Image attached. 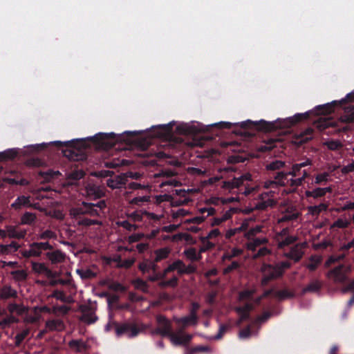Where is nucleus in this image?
Listing matches in <instances>:
<instances>
[{"mask_svg":"<svg viewBox=\"0 0 354 354\" xmlns=\"http://www.w3.org/2000/svg\"><path fill=\"white\" fill-rule=\"evenodd\" d=\"M307 113H297L294 115L292 117L287 118L282 121L278 120L277 121V123H281L280 127H289L298 122L301 121L303 118H306Z\"/></svg>","mask_w":354,"mask_h":354,"instance_id":"ddd939ff","label":"nucleus"},{"mask_svg":"<svg viewBox=\"0 0 354 354\" xmlns=\"http://www.w3.org/2000/svg\"><path fill=\"white\" fill-rule=\"evenodd\" d=\"M140 271L144 273L155 272L157 269V265L151 261L145 260L139 264Z\"/></svg>","mask_w":354,"mask_h":354,"instance_id":"aec40b11","label":"nucleus"},{"mask_svg":"<svg viewBox=\"0 0 354 354\" xmlns=\"http://www.w3.org/2000/svg\"><path fill=\"white\" fill-rule=\"evenodd\" d=\"M169 252V250L167 248H161L156 251L155 261H159L163 259H165Z\"/></svg>","mask_w":354,"mask_h":354,"instance_id":"5fc2aeb1","label":"nucleus"},{"mask_svg":"<svg viewBox=\"0 0 354 354\" xmlns=\"http://www.w3.org/2000/svg\"><path fill=\"white\" fill-rule=\"evenodd\" d=\"M154 236H155L154 232H153L149 234H145L143 233H137V234H134L129 236L128 237L127 240L129 243H133L139 241L140 240H141L143 238H147L148 239H150L152 237H153Z\"/></svg>","mask_w":354,"mask_h":354,"instance_id":"bb28decb","label":"nucleus"},{"mask_svg":"<svg viewBox=\"0 0 354 354\" xmlns=\"http://www.w3.org/2000/svg\"><path fill=\"white\" fill-rule=\"evenodd\" d=\"M176 322L179 324H182L183 326H195L198 323V317L196 315H194V313H189L188 316L176 319Z\"/></svg>","mask_w":354,"mask_h":354,"instance_id":"f3484780","label":"nucleus"},{"mask_svg":"<svg viewBox=\"0 0 354 354\" xmlns=\"http://www.w3.org/2000/svg\"><path fill=\"white\" fill-rule=\"evenodd\" d=\"M289 176H290L289 173H278L275 177L277 184L282 186H288Z\"/></svg>","mask_w":354,"mask_h":354,"instance_id":"473e14b6","label":"nucleus"},{"mask_svg":"<svg viewBox=\"0 0 354 354\" xmlns=\"http://www.w3.org/2000/svg\"><path fill=\"white\" fill-rule=\"evenodd\" d=\"M274 239L279 248L288 245L297 240L296 236L289 235L288 228H283L280 232L277 233Z\"/></svg>","mask_w":354,"mask_h":354,"instance_id":"423d86ee","label":"nucleus"},{"mask_svg":"<svg viewBox=\"0 0 354 354\" xmlns=\"http://www.w3.org/2000/svg\"><path fill=\"white\" fill-rule=\"evenodd\" d=\"M349 272L350 266L340 265L330 270L326 277L335 283H342L347 279Z\"/></svg>","mask_w":354,"mask_h":354,"instance_id":"7ed1b4c3","label":"nucleus"},{"mask_svg":"<svg viewBox=\"0 0 354 354\" xmlns=\"http://www.w3.org/2000/svg\"><path fill=\"white\" fill-rule=\"evenodd\" d=\"M19 248V245L15 243L12 242L8 245H0V252L2 254H9L12 252H16Z\"/></svg>","mask_w":354,"mask_h":354,"instance_id":"393cba45","label":"nucleus"},{"mask_svg":"<svg viewBox=\"0 0 354 354\" xmlns=\"http://www.w3.org/2000/svg\"><path fill=\"white\" fill-rule=\"evenodd\" d=\"M268 241V240L266 237L257 238L248 242L246 244V248L249 250L254 251L258 247L267 243Z\"/></svg>","mask_w":354,"mask_h":354,"instance_id":"4be33fe9","label":"nucleus"},{"mask_svg":"<svg viewBox=\"0 0 354 354\" xmlns=\"http://www.w3.org/2000/svg\"><path fill=\"white\" fill-rule=\"evenodd\" d=\"M83 311V315L81 317V320L86 324H92L95 322L97 320V317L91 313V315H88L86 313V310L84 308L82 309Z\"/></svg>","mask_w":354,"mask_h":354,"instance_id":"864d4df0","label":"nucleus"},{"mask_svg":"<svg viewBox=\"0 0 354 354\" xmlns=\"http://www.w3.org/2000/svg\"><path fill=\"white\" fill-rule=\"evenodd\" d=\"M86 190L87 195L95 198H100L104 194L103 189L94 184L88 185Z\"/></svg>","mask_w":354,"mask_h":354,"instance_id":"6ab92c4d","label":"nucleus"},{"mask_svg":"<svg viewBox=\"0 0 354 354\" xmlns=\"http://www.w3.org/2000/svg\"><path fill=\"white\" fill-rule=\"evenodd\" d=\"M261 272L263 274L261 279L262 285H266L267 283L274 278H277L282 274V270L278 266H270L263 264L261 268Z\"/></svg>","mask_w":354,"mask_h":354,"instance_id":"20e7f679","label":"nucleus"},{"mask_svg":"<svg viewBox=\"0 0 354 354\" xmlns=\"http://www.w3.org/2000/svg\"><path fill=\"white\" fill-rule=\"evenodd\" d=\"M17 151L15 149H10L3 152H0V161L12 159L17 156Z\"/></svg>","mask_w":354,"mask_h":354,"instance_id":"2f4dec72","label":"nucleus"},{"mask_svg":"<svg viewBox=\"0 0 354 354\" xmlns=\"http://www.w3.org/2000/svg\"><path fill=\"white\" fill-rule=\"evenodd\" d=\"M46 327L51 330H62L64 327L63 322L61 320H50L46 322Z\"/></svg>","mask_w":354,"mask_h":354,"instance_id":"c9c22d12","label":"nucleus"},{"mask_svg":"<svg viewBox=\"0 0 354 354\" xmlns=\"http://www.w3.org/2000/svg\"><path fill=\"white\" fill-rule=\"evenodd\" d=\"M322 262V257L319 255L312 256L309 259L307 268L310 271H314Z\"/></svg>","mask_w":354,"mask_h":354,"instance_id":"c756f323","label":"nucleus"},{"mask_svg":"<svg viewBox=\"0 0 354 354\" xmlns=\"http://www.w3.org/2000/svg\"><path fill=\"white\" fill-rule=\"evenodd\" d=\"M209 240H210V239L207 238V236L201 238V242H202L203 245L200 249L201 252H205V251L214 247L215 243L210 241Z\"/></svg>","mask_w":354,"mask_h":354,"instance_id":"a19ab883","label":"nucleus"},{"mask_svg":"<svg viewBox=\"0 0 354 354\" xmlns=\"http://www.w3.org/2000/svg\"><path fill=\"white\" fill-rule=\"evenodd\" d=\"M158 327L151 331V335H160L161 336H168L171 332V327L169 321L162 315H158L156 317Z\"/></svg>","mask_w":354,"mask_h":354,"instance_id":"39448f33","label":"nucleus"},{"mask_svg":"<svg viewBox=\"0 0 354 354\" xmlns=\"http://www.w3.org/2000/svg\"><path fill=\"white\" fill-rule=\"evenodd\" d=\"M271 251L266 247L260 248L258 252L254 254L253 259H257L261 257H265L270 254Z\"/></svg>","mask_w":354,"mask_h":354,"instance_id":"0e129e2a","label":"nucleus"},{"mask_svg":"<svg viewBox=\"0 0 354 354\" xmlns=\"http://www.w3.org/2000/svg\"><path fill=\"white\" fill-rule=\"evenodd\" d=\"M284 162L281 160H274L266 166V168L269 170H275L280 169L283 167Z\"/></svg>","mask_w":354,"mask_h":354,"instance_id":"e2e57ef3","label":"nucleus"},{"mask_svg":"<svg viewBox=\"0 0 354 354\" xmlns=\"http://www.w3.org/2000/svg\"><path fill=\"white\" fill-rule=\"evenodd\" d=\"M8 309L10 313H16L18 315H21L26 311V308L22 305L16 304H10L8 306Z\"/></svg>","mask_w":354,"mask_h":354,"instance_id":"58836bf2","label":"nucleus"},{"mask_svg":"<svg viewBox=\"0 0 354 354\" xmlns=\"http://www.w3.org/2000/svg\"><path fill=\"white\" fill-rule=\"evenodd\" d=\"M299 212L292 207H288L284 212H282L280 217L278 218L279 223L289 222L297 220L299 217Z\"/></svg>","mask_w":354,"mask_h":354,"instance_id":"9d476101","label":"nucleus"},{"mask_svg":"<svg viewBox=\"0 0 354 354\" xmlns=\"http://www.w3.org/2000/svg\"><path fill=\"white\" fill-rule=\"evenodd\" d=\"M32 270L38 274H42L48 278H53L55 277V274L44 263L32 262Z\"/></svg>","mask_w":354,"mask_h":354,"instance_id":"9b49d317","label":"nucleus"},{"mask_svg":"<svg viewBox=\"0 0 354 354\" xmlns=\"http://www.w3.org/2000/svg\"><path fill=\"white\" fill-rule=\"evenodd\" d=\"M184 254L186 257L191 261H196L201 259L200 253H198L196 250L192 248L185 250Z\"/></svg>","mask_w":354,"mask_h":354,"instance_id":"f704fd0d","label":"nucleus"},{"mask_svg":"<svg viewBox=\"0 0 354 354\" xmlns=\"http://www.w3.org/2000/svg\"><path fill=\"white\" fill-rule=\"evenodd\" d=\"M256 292V289L255 288H252V289H250V290H245L243 292H241L240 294H239V299L241 300H243L246 298H248L250 297L251 295H252L254 293H255Z\"/></svg>","mask_w":354,"mask_h":354,"instance_id":"69168bd1","label":"nucleus"},{"mask_svg":"<svg viewBox=\"0 0 354 354\" xmlns=\"http://www.w3.org/2000/svg\"><path fill=\"white\" fill-rule=\"evenodd\" d=\"M37 216L35 214L31 212H26L21 216V223L24 225H31L36 221Z\"/></svg>","mask_w":354,"mask_h":354,"instance_id":"7c9ffc66","label":"nucleus"},{"mask_svg":"<svg viewBox=\"0 0 354 354\" xmlns=\"http://www.w3.org/2000/svg\"><path fill=\"white\" fill-rule=\"evenodd\" d=\"M263 227L261 225H257L254 227L250 228L248 231H247L244 236L248 239H251L257 234L261 233L262 232Z\"/></svg>","mask_w":354,"mask_h":354,"instance_id":"ea45409f","label":"nucleus"},{"mask_svg":"<svg viewBox=\"0 0 354 354\" xmlns=\"http://www.w3.org/2000/svg\"><path fill=\"white\" fill-rule=\"evenodd\" d=\"M307 243L306 242L297 244L294 247H292L290 251L286 254V255L294 259L295 261H299L304 254V249L306 247Z\"/></svg>","mask_w":354,"mask_h":354,"instance_id":"f8f14e48","label":"nucleus"},{"mask_svg":"<svg viewBox=\"0 0 354 354\" xmlns=\"http://www.w3.org/2000/svg\"><path fill=\"white\" fill-rule=\"evenodd\" d=\"M145 329V326L142 324L138 326L135 324L126 323L120 326H117L115 328V333L118 337L122 335H125L129 338H132L137 336Z\"/></svg>","mask_w":354,"mask_h":354,"instance_id":"f03ea898","label":"nucleus"},{"mask_svg":"<svg viewBox=\"0 0 354 354\" xmlns=\"http://www.w3.org/2000/svg\"><path fill=\"white\" fill-rule=\"evenodd\" d=\"M301 185V178L291 177L289 178L288 186L296 188Z\"/></svg>","mask_w":354,"mask_h":354,"instance_id":"338daca9","label":"nucleus"},{"mask_svg":"<svg viewBox=\"0 0 354 354\" xmlns=\"http://www.w3.org/2000/svg\"><path fill=\"white\" fill-rule=\"evenodd\" d=\"M340 121L342 122H354V113H351L348 115H344L340 117Z\"/></svg>","mask_w":354,"mask_h":354,"instance_id":"774afa93","label":"nucleus"},{"mask_svg":"<svg viewBox=\"0 0 354 354\" xmlns=\"http://www.w3.org/2000/svg\"><path fill=\"white\" fill-rule=\"evenodd\" d=\"M32 205L30 203V197L26 196H20L17 198L14 203H12L11 207L15 209H19L22 207H32ZM35 208H37L36 205H34Z\"/></svg>","mask_w":354,"mask_h":354,"instance_id":"4468645a","label":"nucleus"},{"mask_svg":"<svg viewBox=\"0 0 354 354\" xmlns=\"http://www.w3.org/2000/svg\"><path fill=\"white\" fill-rule=\"evenodd\" d=\"M124 177L122 176H117L113 178L106 180V185L112 189L120 188L124 184Z\"/></svg>","mask_w":354,"mask_h":354,"instance_id":"5701e85b","label":"nucleus"},{"mask_svg":"<svg viewBox=\"0 0 354 354\" xmlns=\"http://www.w3.org/2000/svg\"><path fill=\"white\" fill-rule=\"evenodd\" d=\"M5 231L7 233V236L15 239H23L26 234V230H18L15 226L7 225Z\"/></svg>","mask_w":354,"mask_h":354,"instance_id":"dca6fc26","label":"nucleus"},{"mask_svg":"<svg viewBox=\"0 0 354 354\" xmlns=\"http://www.w3.org/2000/svg\"><path fill=\"white\" fill-rule=\"evenodd\" d=\"M330 180V174L323 172L315 176L314 183L316 185L326 183Z\"/></svg>","mask_w":354,"mask_h":354,"instance_id":"4c0bfd02","label":"nucleus"},{"mask_svg":"<svg viewBox=\"0 0 354 354\" xmlns=\"http://www.w3.org/2000/svg\"><path fill=\"white\" fill-rule=\"evenodd\" d=\"M105 207L106 203L104 201H100L97 203L83 202L81 206L72 208L70 214L74 218H78L84 214L101 217L103 215V209Z\"/></svg>","mask_w":354,"mask_h":354,"instance_id":"f257e3e1","label":"nucleus"},{"mask_svg":"<svg viewBox=\"0 0 354 354\" xmlns=\"http://www.w3.org/2000/svg\"><path fill=\"white\" fill-rule=\"evenodd\" d=\"M11 274L14 279L19 281H24L27 277V273L24 270L12 271Z\"/></svg>","mask_w":354,"mask_h":354,"instance_id":"09e8293b","label":"nucleus"},{"mask_svg":"<svg viewBox=\"0 0 354 354\" xmlns=\"http://www.w3.org/2000/svg\"><path fill=\"white\" fill-rule=\"evenodd\" d=\"M168 337L174 346L185 345L192 339V335L183 333L181 330L176 333L171 332Z\"/></svg>","mask_w":354,"mask_h":354,"instance_id":"0eeeda50","label":"nucleus"},{"mask_svg":"<svg viewBox=\"0 0 354 354\" xmlns=\"http://www.w3.org/2000/svg\"><path fill=\"white\" fill-rule=\"evenodd\" d=\"M18 321L19 319L15 317L13 315L8 316L3 320L0 321V327L2 328H5L9 326L11 324L17 322Z\"/></svg>","mask_w":354,"mask_h":354,"instance_id":"de8ad7c7","label":"nucleus"},{"mask_svg":"<svg viewBox=\"0 0 354 354\" xmlns=\"http://www.w3.org/2000/svg\"><path fill=\"white\" fill-rule=\"evenodd\" d=\"M114 136H115L114 133H97L96 135H95L94 136L88 137L87 139L93 141L95 143H96L100 147H106L112 145L111 142L109 140L111 138H113Z\"/></svg>","mask_w":354,"mask_h":354,"instance_id":"6e6552de","label":"nucleus"},{"mask_svg":"<svg viewBox=\"0 0 354 354\" xmlns=\"http://www.w3.org/2000/svg\"><path fill=\"white\" fill-rule=\"evenodd\" d=\"M306 195L308 197H312L313 198H317L324 196V190L321 187L315 188L311 191L306 192Z\"/></svg>","mask_w":354,"mask_h":354,"instance_id":"37998d69","label":"nucleus"},{"mask_svg":"<svg viewBox=\"0 0 354 354\" xmlns=\"http://www.w3.org/2000/svg\"><path fill=\"white\" fill-rule=\"evenodd\" d=\"M185 265L184 264V263L180 260H178L174 261L172 264H171L168 268H167L165 270V274H167L168 272L172 270H177L178 273L183 274L185 272Z\"/></svg>","mask_w":354,"mask_h":354,"instance_id":"b1692460","label":"nucleus"},{"mask_svg":"<svg viewBox=\"0 0 354 354\" xmlns=\"http://www.w3.org/2000/svg\"><path fill=\"white\" fill-rule=\"evenodd\" d=\"M243 253V250L241 248H232L230 252H226L223 256V259H230L233 257H238Z\"/></svg>","mask_w":354,"mask_h":354,"instance_id":"c03bdc74","label":"nucleus"},{"mask_svg":"<svg viewBox=\"0 0 354 354\" xmlns=\"http://www.w3.org/2000/svg\"><path fill=\"white\" fill-rule=\"evenodd\" d=\"M56 238H57L56 233L50 230H46L41 232L38 235V239H55Z\"/></svg>","mask_w":354,"mask_h":354,"instance_id":"3c124183","label":"nucleus"},{"mask_svg":"<svg viewBox=\"0 0 354 354\" xmlns=\"http://www.w3.org/2000/svg\"><path fill=\"white\" fill-rule=\"evenodd\" d=\"M243 183V180L241 178V176L239 178H234L232 180L225 182V187L228 188H234L238 187L241 185H242Z\"/></svg>","mask_w":354,"mask_h":354,"instance_id":"603ef678","label":"nucleus"},{"mask_svg":"<svg viewBox=\"0 0 354 354\" xmlns=\"http://www.w3.org/2000/svg\"><path fill=\"white\" fill-rule=\"evenodd\" d=\"M76 272L83 279H91L95 276V274L89 269H77Z\"/></svg>","mask_w":354,"mask_h":354,"instance_id":"79ce46f5","label":"nucleus"},{"mask_svg":"<svg viewBox=\"0 0 354 354\" xmlns=\"http://www.w3.org/2000/svg\"><path fill=\"white\" fill-rule=\"evenodd\" d=\"M17 291L9 286H5L0 290V297L8 299L10 297H16Z\"/></svg>","mask_w":354,"mask_h":354,"instance_id":"a878e982","label":"nucleus"},{"mask_svg":"<svg viewBox=\"0 0 354 354\" xmlns=\"http://www.w3.org/2000/svg\"><path fill=\"white\" fill-rule=\"evenodd\" d=\"M77 224L79 225L88 227V226H91L93 225H101L102 222L96 218L91 219V218H84L79 220L77 221Z\"/></svg>","mask_w":354,"mask_h":354,"instance_id":"e433bc0d","label":"nucleus"},{"mask_svg":"<svg viewBox=\"0 0 354 354\" xmlns=\"http://www.w3.org/2000/svg\"><path fill=\"white\" fill-rule=\"evenodd\" d=\"M252 308V305L250 304H245L243 307L236 308V312L240 316V321H243L248 316L250 310Z\"/></svg>","mask_w":354,"mask_h":354,"instance_id":"c85d7f7f","label":"nucleus"},{"mask_svg":"<svg viewBox=\"0 0 354 354\" xmlns=\"http://www.w3.org/2000/svg\"><path fill=\"white\" fill-rule=\"evenodd\" d=\"M60 173L59 171H53V170H48L46 171H41L39 172V176H41L44 180L46 181H50L52 178H54V176L59 175Z\"/></svg>","mask_w":354,"mask_h":354,"instance_id":"a18cd8bd","label":"nucleus"},{"mask_svg":"<svg viewBox=\"0 0 354 354\" xmlns=\"http://www.w3.org/2000/svg\"><path fill=\"white\" fill-rule=\"evenodd\" d=\"M41 254V249L37 243H33L28 250H25L22 252L23 256L25 257H37L40 256Z\"/></svg>","mask_w":354,"mask_h":354,"instance_id":"a211bd4d","label":"nucleus"},{"mask_svg":"<svg viewBox=\"0 0 354 354\" xmlns=\"http://www.w3.org/2000/svg\"><path fill=\"white\" fill-rule=\"evenodd\" d=\"M260 200L259 202L254 204V207L251 208V209L248 212H249L253 209H264L268 207L272 206L274 203L273 192H270L262 194L260 196Z\"/></svg>","mask_w":354,"mask_h":354,"instance_id":"1a4fd4ad","label":"nucleus"},{"mask_svg":"<svg viewBox=\"0 0 354 354\" xmlns=\"http://www.w3.org/2000/svg\"><path fill=\"white\" fill-rule=\"evenodd\" d=\"M113 260H114V261L117 262L118 268H130L135 262L134 258H130V259H125V260L122 261L120 257H117Z\"/></svg>","mask_w":354,"mask_h":354,"instance_id":"cd10ccee","label":"nucleus"},{"mask_svg":"<svg viewBox=\"0 0 354 354\" xmlns=\"http://www.w3.org/2000/svg\"><path fill=\"white\" fill-rule=\"evenodd\" d=\"M41 318L40 314L38 313V308H34V315L32 316H27L25 318V322L28 323H35L39 320Z\"/></svg>","mask_w":354,"mask_h":354,"instance_id":"052dcab7","label":"nucleus"},{"mask_svg":"<svg viewBox=\"0 0 354 354\" xmlns=\"http://www.w3.org/2000/svg\"><path fill=\"white\" fill-rule=\"evenodd\" d=\"M149 201V196H142L135 197L129 201L130 204L136 205L138 206L142 205L143 203H147Z\"/></svg>","mask_w":354,"mask_h":354,"instance_id":"6e6d98bb","label":"nucleus"},{"mask_svg":"<svg viewBox=\"0 0 354 354\" xmlns=\"http://www.w3.org/2000/svg\"><path fill=\"white\" fill-rule=\"evenodd\" d=\"M348 224H349V223L346 218H338L336 221H335L332 224L330 227L331 228L337 227V228L343 229V228L347 227Z\"/></svg>","mask_w":354,"mask_h":354,"instance_id":"bf43d9fd","label":"nucleus"},{"mask_svg":"<svg viewBox=\"0 0 354 354\" xmlns=\"http://www.w3.org/2000/svg\"><path fill=\"white\" fill-rule=\"evenodd\" d=\"M328 205L325 203H320L317 205L310 206L308 207V214L312 216L317 217L320 213L326 211Z\"/></svg>","mask_w":354,"mask_h":354,"instance_id":"412c9836","label":"nucleus"},{"mask_svg":"<svg viewBox=\"0 0 354 354\" xmlns=\"http://www.w3.org/2000/svg\"><path fill=\"white\" fill-rule=\"evenodd\" d=\"M48 259L53 264L60 263L65 261L66 254L62 251L57 250L46 253Z\"/></svg>","mask_w":354,"mask_h":354,"instance_id":"2eb2a0df","label":"nucleus"},{"mask_svg":"<svg viewBox=\"0 0 354 354\" xmlns=\"http://www.w3.org/2000/svg\"><path fill=\"white\" fill-rule=\"evenodd\" d=\"M133 284L136 288L140 290L143 292L147 291V284L145 281L142 279H138L133 281Z\"/></svg>","mask_w":354,"mask_h":354,"instance_id":"680f3d73","label":"nucleus"},{"mask_svg":"<svg viewBox=\"0 0 354 354\" xmlns=\"http://www.w3.org/2000/svg\"><path fill=\"white\" fill-rule=\"evenodd\" d=\"M330 150H337L342 147V144L337 140H331L324 142Z\"/></svg>","mask_w":354,"mask_h":354,"instance_id":"49530a36","label":"nucleus"},{"mask_svg":"<svg viewBox=\"0 0 354 354\" xmlns=\"http://www.w3.org/2000/svg\"><path fill=\"white\" fill-rule=\"evenodd\" d=\"M69 346L73 350L82 352L86 349V344L82 340H72L69 342Z\"/></svg>","mask_w":354,"mask_h":354,"instance_id":"72a5a7b5","label":"nucleus"},{"mask_svg":"<svg viewBox=\"0 0 354 354\" xmlns=\"http://www.w3.org/2000/svg\"><path fill=\"white\" fill-rule=\"evenodd\" d=\"M313 130L311 128L306 129L300 134L301 140L300 142H306L312 139V134Z\"/></svg>","mask_w":354,"mask_h":354,"instance_id":"4d7b16f0","label":"nucleus"},{"mask_svg":"<svg viewBox=\"0 0 354 354\" xmlns=\"http://www.w3.org/2000/svg\"><path fill=\"white\" fill-rule=\"evenodd\" d=\"M117 225L131 232L135 231L138 228L137 225L130 223L128 221H118Z\"/></svg>","mask_w":354,"mask_h":354,"instance_id":"13d9d810","label":"nucleus"},{"mask_svg":"<svg viewBox=\"0 0 354 354\" xmlns=\"http://www.w3.org/2000/svg\"><path fill=\"white\" fill-rule=\"evenodd\" d=\"M322 286V283L318 280H315L310 283L306 288L304 289V292H316Z\"/></svg>","mask_w":354,"mask_h":354,"instance_id":"8fccbe9b","label":"nucleus"}]
</instances>
